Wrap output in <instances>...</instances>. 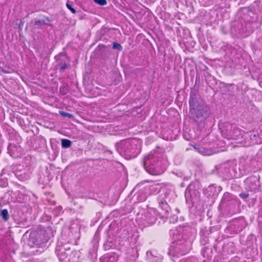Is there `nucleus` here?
I'll list each match as a JSON object with an SVG mask.
<instances>
[{
	"mask_svg": "<svg viewBox=\"0 0 262 262\" xmlns=\"http://www.w3.org/2000/svg\"><path fill=\"white\" fill-rule=\"evenodd\" d=\"M190 113L198 119H203L208 116V108L203 103L196 101L195 99L191 98L189 100Z\"/></svg>",
	"mask_w": 262,
	"mask_h": 262,
	"instance_id": "nucleus-1",
	"label": "nucleus"
},
{
	"mask_svg": "<svg viewBox=\"0 0 262 262\" xmlns=\"http://www.w3.org/2000/svg\"><path fill=\"white\" fill-rule=\"evenodd\" d=\"M120 152L129 157H135L136 144L129 140L122 141L119 145Z\"/></svg>",
	"mask_w": 262,
	"mask_h": 262,
	"instance_id": "nucleus-2",
	"label": "nucleus"
},
{
	"mask_svg": "<svg viewBox=\"0 0 262 262\" xmlns=\"http://www.w3.org/2000/svg\"><path fill=\"white\" fill-rule=\"evenodd\" d=\"M230 138L233 140H238L243 137L242 133L238 128L234 127L233 130L229 133Z\"/></svg>",
	"mask_w": 262,
	"mask_h": 262,
	"instance_id": "nucleus-3",
	"label": "nucleus"
},
{
	"mask_svg": "<svg viewBox=\"0 0 262 262\" xmlns=\"http://www.w3.org/2000/svg\"><path fill=\"white\" fill-rule=\"evenodd\" d=\"M29 244L31 246H36L38 248H41L42 245L43 244V243L40 240L36 238L34 234H32L29 238Z\"/></svg>",
	"mask_w": 262,
	"mask_h": 262,
	"instance_id": "nucleus-4",
	"label": "nucleus"
},
{
	"mask_svg": "<svg viewBox=\"0 0 262 262\" xmlns=\"http://www.w3.org/2000/svg\"><path fill=\"white\" fill-rule=\"evenodd\" d=\"M160 207L161 208L162 210V212H160L162 214V217H167L168 216V206L166 202L163 201H161L159 203Z\"/></svg>",
	"mask_w": 262,
	"mask_h": 262,
	"instance_id": "nucleus-5",
	"label": "nucleus"
},
{
	"mask_svg": "<svg viewBox=\"0 0 262 262\" xmlns=\"http://www.w3.org/2000/svg\"><path fill=\"white\" fill-rule=\"evenodd\" d=\"M155 160L154 159V154L151 152L148 156L145 157L144 161V166H148L153 165Z\"/></svg>",
	"mask_w": 262,
	"mask_h": 262,
	"instance_id": "nucleus-6",
	"label": "nucleus"
},
{
	"mask_svg": "<svg viewBox=\"0 0 262 262\" xmlns=\"http://www.w3.org/2000/svg\"><path fill=\"white\" fill-rule=\"evenodd\" d=\"M246 182L247 183H250L251 182H253V186L251 187V189L255 190L256 188L257 185L256 183L257 182V179L255 177H250L247 179Z\"/></svg>",
	"mask_w": 262,
	"mask_h": 262,
	"instance_id": "nucleus-7",
	"label": "nucleus"
},
{
	"mask_svg": "<svg viewBox=\"0 0 262 262\" xmlns=\"http://www.w3.org/2000/svg\"><path fill=\"white\" fill-rule=\"evenodd\" d=\"M251 139L252 140L253 143L254 144H260L262 143V138L259 137L258 135L255 134L253 135V136H251Z\"/></svg>",
	"mask_w": 262,
	"mask_h": 262,
	"instance_id": "nucleus-8",
	"label": "nucleus"
},
{
	"mask_svg": "<svg viewBox=\"0 0 262 262\" xmlns=\"http://www.w3.org/2000/svg\"><path fill=\"white\" fill-rule=\"evenodd\" d=\"M72 142L68 139H62L61 145L63 148H69L71 146Z\"/></svg>",
	"mask_w": 262,
	"mask_h": 262,
	"instance_id": "nucleus-9",
	"label": "nucleus"
},
{
	"mask_svg": "<svg viewBox=\"0 0 262 262\" xmlns=\"http://www.w3.org/2000/svg\"><path fill=\"white\" fill-rule=\"evenodd\" d=\"M45 24H47V23L44 20H38L35 21L34 26L36 28H38Z\"/></svg>",
	"mask_w": 262,
	"mask_h": 262,
	"instance_id": "nucleus-10",
	"label": "nucleus"
},
{
	"mask_svg": "<svg viewBox=\"0 0 262 262\" xmlns=\"http://www.w3.org/2000/svg\"><path fill=\"white\" fill-rule=\"evenodd\" d=\"M199 151L204 155H211L212 154V151L209 150L208 149H206L203 147H201L200 148Z\"/></svg>",
	"mask_w": 262,
	"mask_h": 262,
	"instance_id": "nucleus-11",
	"label": "nucleus"
},
{
	"mask_svg": "<svg viewBox=\"0 0 262 262\" xmlns=\"http://www.w3.org/2000/svg\"><path fill=\"white\" fill-rule=\"evenodd\" d=\"M1 215L5 221H7L9 219V214L7 209H3L1 212Z\"/></svg>",
	"mask_w": 262,
	"mask_h": 262,
	"instance_id": "nucleus-12",
	"label": "nucleus"
},
{
	"mask_svg": "<svg viewBox=\"0 0 262 262\" xmlns=\"http://www.w3.org/2000/svg\"><path fill=\"white\" fill-rule=\"evenodd\" d=\"M113 48L114 49H117L119 51H121L122 50V46L118 43L116 42H114L113 45Z\"/></svg>",
	"mask_w": 262,
	"mask_h": 262,
	"instance_id": "nucleus-13",
	"label": "nucleus"
},
{
	"mask_svg": "<svg viewBox=\"0 0 262 262\" xmlns=\"http://www.w3.org/2000/svg\"><path fill=\"white\" fill-rule=\"evenodd\" d=\"M94 2L100 6H104L107 4L106 0H93Z\"/></svg>",
	"mask_w": 262,
	"mask_h": 262,
	"instance_id": "nucleus-14",
	"label": "nucleus"
},
{
	"mask_svg": "<svg viewBox=\"0 0 262 262\" xmlns=\"http://www.w3.org/2000/svg\"><path fill=\"white\" fill-rule=\"evenodd\" d=\"M59 113L63 117H68V118H71L72 117L71 114L66 113V112H63V111H60Z\"/></svg>",
	"mask_w": 262,
	"mask_h": 262,
	"instance_id": "nucleus-15",
	"label": "nucleus"
},
{
	"mask_svg": "<svg viewBox=\"0 0 262 262\" xmlns=\"http://www.w3.org/2000/svg\"><path fill=\"white\" fill-rule=\"evenodd\" d=\"M66 6L67 8L72 12L73 13H76V10L74 8H73L71 5H70L69 3H67Z\"/></svg>",
	"mask_w": 262,
	"mask_h": 262,
	"instance_id": "nucleus-16",
	"label": "nucleus"
},
{
	"mask_svg": "<svg viewBox=\"0 0 262 262\" xmlns=\"http://www.w3.org/2000/svg\"><path fill=\"white\" fill-rule=\"evenodd\" d=\"M248 196L249 193L247 192H242L239 194V196L243 199H246Z\"/></svg>",
	"mask_w": 262,
	"mask_h": 262,
	"instance_id": "nucleus-17",
	"label": "nucleus"
},
{
	"mask_svg": "<svg viewBox=\"0 0 262 262\" xmlns=\"http://www.w3.org/2000/svg\"><path fill=\"white\" fill-rule=\"evenodd\" d=\"M194 259L192 258H186L181 260L180 262H193Z\"/></svg>",
	"mask_w": 262,
	"mask_h": 262,
	"instance_id": "nucleus-18",
	"label": "nucleus"
},
{
	"mask_svg": "<svg viewBox=\"0 0 262 262\" xmlns=\"http://www.w3.org/2000/svg\"><path fill=\"white\" fill-rule=\"evenodd\" d=\"M66 68H67V64L66 63H64L63 65H62L60 67V71L62 72Z\"/></svg>",
	"mask_w": 262,
	"mask_h": 262,
	"instance_id": "nucleus-19",
	"label": "nucleus"
},
{
	"mask_svg": "<svg viewBox=\"0 0 262 262\" xmlns=\"http://www.w3.org/2000/svg\"><path fill=\"white\" fill-rule=\"evenodd\" d=\"M47 20L48 21H49V22L50 21V20H49V19L48 18H47Z\"/></svg>",
	"mask_w": 262,
	"mask_h": 262,
	"instance_id": "nucleus-20",
	"label": "nucleus"
},
{
	"mask_svg": "<svg viewBox=\"0 0 262 262\" xmlns=\"http://www.w3.org/2000/svg\"><path fill=\"white\" fill-rule=\"evenodd\" d=\"M148 253L151 254V252H147V254H148Z\"/></svg>",
	"mask_w": 262,
	"mask_h": 262,
	"instance_id": "nucleus-21",
	"label": "nucleus"
},
{
	"mask_svg": "<svg viewBox=\"0 0 262 262\" xmlns=\"http://www.w3.org/2000/svg\"><path fill=\"white\" fill-rule=\"evenodd\" d=\"M67 90L66 89H65V90H63V91L65 92V93L66 92V91H67Z\"/></svg>",
	"mask_w": 262,
	"mask_h": 262,
	"instance_id": "nucleus-22",
	"label": "nucleus"
},
{
	"mask_svg": "<svg viewBox=\"0 0 262 262\" xmlns=\"http://www.w3.org/2000/svg\"><path fill=\"white\" fill-rule=\"evenodd\" d=\"M152 154L154 155V154H155V152H152ZM154 159H155L154 157Z\"/></svg>",
	"mask_w": 262,
	"mask_h": 262,
	"instance_id": "nucleus-23",
	"label": "nucleus"
}]
</instances>
